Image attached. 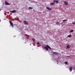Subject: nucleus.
Wrapping results in <instances>:
<instances>
[{"instance_id":"f03ea898","label":"nucleus","mask_w":75,"mask_h":75,"mask_svg":"<svg viewBox=\"0 0 75 75\" xmlns=\"http://www.w3.org/2000/svg\"><path fill=\"white\" fill-rule=\"evenodd\" d=\"M10 13H16L17 12V11L16 10H13V11H10Z\"/></svg>"},{"instance_id":"a211bd4d","label":"nucleus","mask_w":75,"mask_h":75,"mask_svg":"<svg viewBox=\"0 0 75 75\" xmlns=\"http://www.w3.org/2000/svg\"><path fill=\"white\" fill-rule=\"evenodd\" d=\"M37 44H38V45H40V43H39V42H38L37 43Z\"/></svg>"},{"instance_id":"f8f14e48","label":"nucleus","mask_w":75,"mask_h":75,"mask_svg":"<svg viewBox=\"0 0 75 75\" xmlns=\"http://www.w3.org/2000/svg\"><path fill=\"white\" fill-rule=\"evenodd\" d=\"M28 9H29V10H32V9H33V8L31 7H29L28 8Z\"/></svg>"},{"instance_id":"6e6552de","label":"nucleus","mask_w":75,"mask_h":75,"mask_svg":"<svg viewBox=\"0 0 75 75\" xmlns=\"http://www.w3.org/2000/svg\"><path fill=\"white\" fill-rule=\"evenodd\" d=\"M67 49H69V48H70L69 45H67Z\"/></svg>"},{"instance_id":"9d476101","label":"nucleus","mask_w":75,"mask_h":75,"mask_svg":"<svg viewBox=\"0 0 75 75\" xmlns=\"http://www.w3.org/2000/svg\"><path fill=\"white\" fill-rule=\"evenodd\" d=\"M69 69L70 71L71 72V71H72V68L71 67H70V68Z\"/></svg>"},{"instance_id":"f257e3e1","label":"nucleus","mask_w":75,"mask_h":75,"mask_svg":"<svg viewBox=\"0 0 75 75\" xmlns=\"http://www.w3.org/2000/svg\"><path fill=\"white\" fill-rule=\"evenodd\" d=\"M9 23L11 25V26H12V28H13V27H14V25H13V22L11 21H10Z\"/></svg>"},{"instance_id":"f3484780","label":"nucleus","mask_w":75,"mask_h":75,"mask_svg":"<svg viewBox=\"0 0 75 75\" xmlns=\"http://www.w3.org/2000/svg\"><path fill=\"white\" fill-rule=\"evenodd\" d=\"M65 63L66 64H68V62H65Z\"/></svg>"},{"instance_id":"4be33fe9","label":"nucleus","mask_w":75,"mask_h":75,"mask_svg":"<svg viewBox=\"0 0 75 75\" xmlns=\"http://www.w3.org/2000/svg\"><path fill=\"white\" fill-rule=\"evenodd\" d=\"M56 1H56V0H54L53 1V2H56Z\"/></svg>"},{"instance_id":"b1692460","label":"nucleus","mask_w":75,"mask_h":75,"mask_svg":"<svg viewBox=\"0 0 75 75\" xmlns=\"http://www.w3.org/2000/svg\"><path fill=\"white\" fill-rule=\"evenodd\" d=\"M0 22H1V19H0Z\"/></svg>"},{"instance_id":"2eb2a0df","label":"nucleus","mask_w":75,"mask_h":75,"mask_svg":"<svg viewBox=\"0 0 75 75\" xmlns=\"http://www.w3.org/2000/svg\"><path fill=\"white\" fill-rule=\"evenodd\" d=\"M54 4H55V3H52L51 4V5H54Z\"/></svg>"},{"instance_id":"dca6fc26","label":"nucleus","mask_w":75,"mask_h":75,"mask_svg":"<svg viewBox=\"0 0 75 75\" xmlns=\"http://www.w3.org/2000/svg\"><path fill=\"white\" fill-rule=\"evenodd\" d=\"M56 24H59V22H57L56 23Z\"/></svg>"},{"instance_id":"6ab92c4d","label":"nucleus","mask_w":75,"mask_h":75,"mask_svg":"<svg viewBox=\"0 0 75 75\" xmlns=\"http://www.w3.org/2000/svg\"><path fill=\"white\" fill-rule=\"evenodd\" d=\"M67 20H63V21H67Z\"/></svg>"},{"instance_id":"39448f33","label":"nucleus","mask_w":75,"mask_h":75,"mask_svg":"<svg viewBox=\"0 0 75 75\" xmlns=\"http://www.w3.org/2000/svg\"><path fill=\"white\" fill-rule=\"evenodd\" d=\"M6 5H10V4L8 3V2H7V1H5V2Z\"/></svg>"},{"instance_id":"0eeeda50","label":"nucleus","mask_w":75,"mask_h":75,"mask_svg":"<svg viewBox=\"0 0 75 75\" xmlns=\"http://www.w3.org/2000/svg\"><path fill=\"white\" fill-rule=\"evenodd\" d=\"M44 48L47 51H48V47H44Z\"/></svg>"},{"instance_id":"423d86ee","label":"nucleus","mask_w":75,"mask_h":75,"mask_svg":"<svg viewBox=\"0 0 75 75\" xmlns=\"http://www.w3.org/2000/svg\"><path fill=\"white\" fill-rule=\"evenodd\" d=\"M47 9V10H51V8H50L49 7H46Z\"/></svg>"},{"instance_id":"ddd939ff","label":"nucleus","mask_w":75,"mask_h":75,"mask_svg":"<svg viewBox=\"0 0 75 75\" xmlns=\"http://www.w3.org/2000/svg\"><path fill=\"white\" fill-rule=\"evenodd\" d=\"M72 32H74V30H71L69 32V33H72Z\"/></svg>"},{"instance_id":"9b49d317","label":"nucleus","mask_w":75,"mask_h":75,"mask_svg":"<svg viewBox=\"0 0 75 75\" xmlns=\"http://www.w3.org/2000/svg\"><path fill=\"white\" fill-rule=\"evenodd\" d=\"M47 47L48 48H49V49H50V50H51V47H50L49 46H48V45H46Z\"/></svg>"},{"instance_id":"7ed1b4c3","label":"nucleus","mask_w":75,"mask_h":75,"mask_svg":"<svg viewBox=\"0 0 75 75\" xmlns=\"http://www.w3.org/2000/svg\"><path fill=\"white\" fill-rule=\"evenodd\" d=\"M23 22L25 24H28V22L25 21H24Z\"/></svg>"},{"instance_id":"4468645a","label":"nucleus","mask_w":75,"mask_h":75,"mask_svg":"<svg viewBox=\"0 0 75 75\" xmlns=\"http://www.w3.org/2000/svg\"><path fill=\"white\" fill-rule=\"evenodd\" d=\"M71 35H69L68 36H67L68 37H71Z\"/></svg>"},{"instance_id":"1a4fd4ad","label":"nucleus","mask_w":75,"mask_h":75,"mask_svg":"<svg viewBox=\"0 0 75 75\" xmlns=\"http://www.w3.org/2000/svg\"><path fill=\"white\" fill-rule=\"evenodd\" d=\"M53 54H54L55 55H57V54H58V53H57V52H53Z\"/></svg>"},{"instance_id":"5701e85b","label":"nucleus","mask_w":75,"mask_h":75,"mask_svg":"<svg viewBox=\"0 0 75 75\" xmlns=\"http://www.w3.org/2000/svg\"><path fill=\"white\" fill-rule=\"evenodd\" d=\"M70 56H67V57H69Z\"/></svg>"},{"instance_id":"412c9836","label":"nucleus","mask_w":75,"mask_h":75,"mask_svg":"<svg viewBox=\"0 0 75 75\" xmlns=\"http://www.w3.org/2000/svg\"><path fill=\"white\" fill-rule=\"evenodd\" d=\"M75 24V22H74V23H72L73 24Z\"/></svg>"},{"instance_id":"aec40b11","label":"nucleus","mask_w":75,"mask_h":75,"mask_svg":"<svg viewBox=\"0 0 75 75\" xmlns=\"http://www.w3.org/2000/svg\"><path fill=\"white\" fill-rule=\"evenodd\" d=\"M56 2L57 3H58V1H56Z\"/></svg>"},{"instance_id":"20e7f679","label":"nucleus","mask_w":75,"mask_h":75,"mask_svg":"<svg viewBox=\"0 0 75 75\" xmlns=\"http://www.w3.org/2000/svg\"><path fill=\"white\" fill-rule=\"evenodd\" d=\"M64 4H65V5H67L68 4V3L66 1H64Z\"/></svg>"}]
</instances>
